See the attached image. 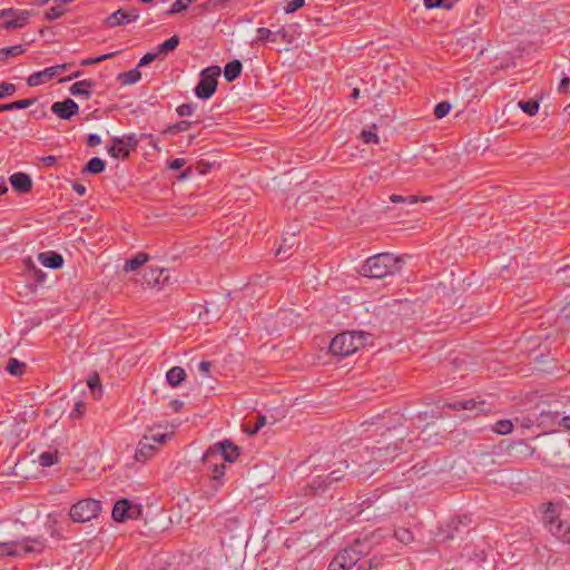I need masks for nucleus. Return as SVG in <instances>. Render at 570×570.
<instances>
[{
	"label": "nucleus",
	"instance_id": "obj_17",
	"mask_svg": "<svg viewBox=\"0 0 570 570\" xmlns=\"http://www.w3.org/2000/svg\"><path fill=\"white\" fill-rule=\"evenodd\" d=\"M156 446L149 443V436L145 435L139 442L138 448L135 452L136 461L144 462L154 455Z\"/></svg>",
	"mask_w": 570,
	"mask_h": 570
},
{
	"label": "nucleus",
	"instance_id": "obj_38",
	"mask_svg": "<svg viewBox=\"0 0 570 570\" xmlns=\"http://www.w3.org/2000/svg\"><path fill=\"white\" fill-rule=\"evenodd\" d=\"M63 13H65V6L59 2L58 4L51 7L46 12V18L48 20H56V19L60 18Z\"/></svg>",
	"mask_w": 570,
	"mask_h": 570
},
{
	"label": "nucleus",
	"instance_id": "obj_19",
	"mask_svg": "<svg viewBox=\"0 0 570 570\" xmlns=\"http://www.w3.org/2000/svg\"><path fill=\"white\" fill-rule=\"evenodd\" d=\"M55 69H52L51 67L49 68H46L41 71H37V72H33L32 75H30L27 79V83L30 86V87H37V86H40L49 80H51L52 78H55Z\"/></svg>",
	"mask_w": 570,
	"mask_h": 570
},
{
	"label": "nucleus",
	"instance_id": "obj_7",
	"mask_svg": "<svg viewBox=\"0 0 570 570\" xmlns=\"http://www.w3.org/2000/svg\"><path fill=\"white\" fill-rule=\"evenodd\" d=\"M30 16L31 13L28 10L2 9L0 11V18L4 19L2 28L7 30L22 28L28 23Z\"/></svg>",
	"mask_w": 570,
	"mask_h": 570
},
{
	"label": "nucleus",
	"instance_id": "obj_1",
	"mask_svg": "<svg viewBox=\"0 0 570 570\" xmlns=\"http://www.w3.org/2000/svg\"><path fill=\"white\" fill-rule=\"evenodd\" d=\"M382 538L381 530L374 531L370 538L356 539L353 544L338 551L328 564V570H347L353 568L357 561L370 551V541L377 543Z\"/></svg>",
	"mask_w": 570,
	"mask_h": 570
},
{
	"label": "nucleus",
	"instance_id": "obj_39",
	"mask_svg": "<svg viewBox=\"0 0 570 570\" xmlns=\"http://www.w3.org/2000/svg\"><path fill=\"white\" fill-rule=\"evenodd\" d=\"M344 478V472L340 469L332 471L328 473L324 480L323 483L325 487L332 485L334 482H337Z\"/></svg>",
	"mask_w": 570,
	"mask_h": 570
},
{
	"label": "nucleus",
	"instance_id": "obj_12",
	"mask_svg": "<svg viewBox=\"0 0 570 570\" xmlns=\"http://www.w3.org/2000/svg\"><path fill=\"white\" fill-rule=\"evenodd\" d=\"M51 111L60 119L67 120L79 112V106L72 99L57 101L51 106Z\"/></svg>",
	"mask_w": 570,
	"mask_h": 570
},
{
	"label": "nucleus",
	"instance_id": "obj_46",
	"mask_svg": "<svg viewBox=\"0 0 570 570\" xmlns=\"http://www.w3.org/2000/svg\"><path fill=\"white\" fill-rule=\"evenodd\" d=\"M115 53H106V55H102V56H98V57H95V58H87V59H83L80 65L83 66V67H87V66H91V65H95V63H98V62H101V61H105L111 57H114Z\"/></svg>",
	"mask_w": 570,
	"mask_h": 570
},
{
	"label": "nucleus",
	"instance_id": "obj_35",
	"mask_svg": "<svg viewBox=\"0 0 570 570\" xmlns=\"http://www.w3.org/2000/svg\"><path fill=\"white\" fill-rule=\"evenodd\" d=\"M455 0H424L426 9L442 8L451 9Z\"/></svg>",
	"mask_w": 570,
	"mask_h": 570
},
{
	"label": "nucleus",
	"instance_id": "obj_25",
	"mask_svg": "<svg viewBox=\"0 0 570 570\" xmlns=\"http://www.w3.org/2000/svg\"><path fill=\"white\" fill-rule=\"evenodd\" d=\"M28 273L29 276L35 279L37 285H41L45 283L47 274L38 268L29 258L28 259Z\"/></svg>",
	"mask_w": 570,
	"mask_h": 570
},
{
	"label": "nucleus",
	"instance_id": "obj_34",
	"mask_svg": "<svg viewBox=\"0 0 570 570\" xmlns=\"http://www.w3.org/2000/svg\"><path fill=\"white\" fill-rule=\"evenodd\" d=\"M519 107L529 116H534L539 110V102L537 100H521Z\"/></svg>",
	"mask_w": 570,
	"mask_h": 570
},
{
	"label": "nucleus",
	"instance_id": "obj_37",
	"mask_svg": "<svg viewBox=\"0 0 570 570\" xmlns=\"http://www.w3.org/2000/svg\"><path fill=\"white\" fill-rule=\"evenodd\" d=\"M193 122L188 121V120H181V121H178L171 126H169L166 130H165V134H177V132H181V131H187L190 127H191Z\"/></svg>",
	"mask_w": 570,
	"mask_h": 570
},
{
	"label": "nucleus",
	"instance_id": "obj_58",
	"mask_svg": "<svg viewBox=\"0 0 570 570\" xmlns=\"http://www.w3.org/2000/svg\"><path fill=\"white\" fill-rule=\"evenodd\" d=\"M429 200H431L430 196H425V197H421V198L417 197V196H406L404 203L413 205V204H416L419 202H429Z\"/></svg>",
	"mask_w": 570,
	"mask_h": 570
},
{
	"label": "nucleus",
	"instance_id": "obj_55",
	"mask_svg": "<svg viewBox=\"0 0 570 570\" xmlns=\"http://www.w3.org/2000/svg\"><path fill=\"white\" fill-rule=\"evenodd\" d=\"M156 57H157V53H150V52L146 53L144 57L140 58L137 67L139 68V67L149 65L151 61H154L156 59Z\"/></svg>",
	"mask_w": 570,
	"mask_h": 570
},
{
	"label": "nucleus",
	"instance_id": "obj_27",
	"mask_svg": "<svg viewBox=\"0 0 570 570\" xmlns=\"http://www.w3.org/2000/svg\"><path fill=\"white\" fill-rule=\"evenodd\" d=\"M394 538L403 544H409L414 540L412 531L407 528H396L394 530Z\"/></svg>",
	"mask_w": 570,
	"mask_h": 570
},
{
	"label": "nucleus",
	"instance_id": "obj_3",
	"mask_svg": "<svg viewBox=\"0 0 570 570\" xmlns=\"http://www.w3.org/2000/svg\"><path fill=\"white\" fill-rule=\"evenodd\" d=\"M372 337L366 332H343L335 335L330 343V351L334 355L348 356L367 344Z\"/></svg>",
	"mask_w": 570,
	"mask_h": 570
},
{
	"label": "nucleus",
	"instance_id": "obj_8",
	"mask_svg": "<svg viewBox=\"0 0 570 570\" xmlns=\"http://www.w3.org/2000/svg\"><path fill=\"white\" fill-rule=\"evenodd\" d=\"M141 513V507L134 504L128 499L117 501L112 509V519L117 522H124L128 519H137Z\"/></svg>",
	"mask_w": 570,
	"mask_h": 570
},
{
	"label": "nucleus",
	"instance_id": "obj_4",
	"mask_svg": "<svg viewBox=\"0 0 570 570\" xmlns=\"http://www.w3.org/2000/svg\"><path fill=\"white\" fill-rule=\"evenodd\" d=\"M46 547V540L38 538H23L21 541L0 543V554L18 557L27 553H41Z\"/></svg>",
	"mask_w": 570,
	"mask_h": 570
},
{
	"label": "nucleus",
	"instance_id": "obj_11",
	"mask_svg": "<svg viewBox=\"0 0 570 570\" xmlns=\"http://www.w3.org/2000/svg\"><path fill=\"white\" fill-rule=\"evenodd\" d=\"M139 18V10L136 8H130L128 10L119 9L111 14H109L105 22L108 27H119L125 26L127 23L134 22Z\"/></svg>",
	"mask_w": 570,
	"mask_h": 570
},
{
	"label": "nucleus",
	"instance_id": "obj_60",
	"mask_svg": "<svg viewBox=\"0 0 570 570\" xmlns=\"http://www.w3.org/2000/svg\"><path fill=\"white\" fill-rule=\"evenodd\" d=\"M186 164V160L183 158H175L169 163V168L171 170H178Z\"/></svg>",
	"mask_w": 570,
	"mask_h": 570
},
{
	"label": "nucleus",
	"instance_id": "obj_54",
	"mask_svg": "<svg viewBox=\"0 0 570 570\" xmlns=\"http://www.w3.org/2000/svg\"><path fill=\"white\" fill-rule=\"evenodd\" d=\"M210 168H212V165L205 160H200L196 165V170L200 175H206L207 173H209Z\"/></svg>",
	"mask_w": 570,
	"mask_h": 570
},
{
	"label": "nucleus",
	"instance_id": "obj_41",
	"mask_svg": "<svg viewBox=\"0 0 570 570\" xmlns=\"http://www.w3.org/2000/svg\"><path fill=\"white\" fill-rule=\"evenodd\" d=\"M57 462V454L51 452H42L39 455V463L42 466H51Z\"/></svg>",
	"mask_w": 570,
	"mask_h": 570
},
{
	"label": "nucleus",
	"instance_id": "obj_49",
	"mask_svg": "<svg viewBox=\"0 0 570 570\" xmlns=\"http://www.w3.org/2000/svg\"><path fill=\"white\" fill-rule=\"evenodd\" d=\"M16 91V86L13 83L2 82L0 83V98H4L13 95Z\"/></svg>",
	"mask_w": 570,
	"mask_h": 570
},
{
	"label": "nucleus",
	"instance_id": "obj_44",
	"mask_svg": "<svg viewBox=\"0 0 570 570\" xmlns=\"http://www.w3.org/2000/svg\"><path fill=\"white\" fill-rule=\"evenodd\" d=\"M196 109V105L194 104H183L177 107L176 112L179 117H188L194 114Z\"/></svg>",
	"mask_w": 570,
	"mask_h": 570
},
{
	"label": "nucleus",
	"instance_id": "obj_45",
	"mask_svg": "<svg viewBox=\"0 0 570 570\" xmlns=\"http://www.w3.org/2000/svg\"><path fill=\"white\" fill-rule=\"evenodd\" d=\"M265 424H266V417L264 415H257L256 422L254 423L253 428L247 426L246 431L250 435L256 434Z\"/></svg>",
	"mask_w": 570,
	"mask_h": 570
},
{
	"label": "nucleus",
	"instance_id": "obj_21",
	"mask_svg": "<svg viewBox=\"0 0 570 570\" xmlns=\"http://www.w3.org/2000/svg\"><path fill=\"white\" fill-rule=\"evenodd\" d=\"M243 66L239 60H233L228 62L224 68V77L225 79L230 82L237 79L240 76Z\"/></svg>",
	"mask_w": 570,
	"mask_h": 570
},
{
	"label": "nucleus",
	"instance_id": "obj_36",
	"mask_svg": "<svg viewBox=\"0 0 570 570\" xmlns=\"http://www.w3.org/2000/svg\"><path fill=\"white\" fill-rule=\"evenodd\" d=\"M471 523V519L468 515L452 518L449 522V527L452 531H460V527L466 528Z\"/></svg>",
	"mask_w": 570,
	"mask_h": 570
},
{
	"label": "nucleus",
	"instance_id": "obj_31",
	"mask_svg": "<svg viewBox=\"0 0 570 570\" xmlns=\"http://www.w3.org/2000/svg\"><path fill=\"white\" fill-rule=\"evenodd\" d=\"M26 367V364L20 362L19 360L17 358H9L8 361V364L6 366V370L14 375V376H19L23 373V368Z\"/></svg>",
	"mask_w": 570,
	"mask_h": 570
},
{
	"label": "nucleus",
	"instance_id": "obj_51",
	"mask_svg": "<svg viewBox=\"0 0 570 570\" xmlns=\"http://www.w3.org/2000/svg\"><path fill=\"white\" fill-rule=\"evenodd\" d=\"M463 403H466V407L464 410L473 411L476 410V414L479 412H484V402L476 403L474 400H464Z\"/></svg>",
	"mask_w": 570,
	"mask_h": 570
},
{
	"label": "nucleus",
	"instance_id": "obj_2",
	"mask_svg": "<svg viewBox=\"0 0 570 570\" xmlns=\"http://www.w3.org/2000/svg\"><path fill=\"white\" fill-rule=\"evenodd\" d=\"M401 269V258L391 253H380L368 257L360 268V274L370 278H383Z\"/></svg>",
	"mask_w": 570,
	"mask_h": 570
},
{
	"label": "nucleus",
	"instance_id": "obj_30",
	"mask_svg": "<svg viewBox=\"0 0 570 570\" xmlns=\"http://www.w3.org/2000/svg\"><path fill=\"white\" fill-rule=\"evenodd\" d=\"M26 51L24 47L22 45H16L11 47H7L3 49H0V60H4L9 57L22 55Z\"/></svg>",
	"mask_w": 570,
	"mask_h": 570
},
{
	"label": "nucleus",
	"instance_id": "obj_64",
	"mask_svg": "<svg viewBox=\"0 0 570 570\" xmlns=\"http://www.w3.org/2000/svg\"><path fill=\"white\" fill-rule=\"evenodd\" d=\"M122 138H125V140L127 142V147L129 149L136 148V146L138 145V140L136 139L135 135L124 136Z\"/></svg>",
	"mask_w": 570,
	"mask_h": 570
},
{
	"label": "nucleus",
	"instance_id": "obj_22",
	"mask_svg": "<svg viewBox=\"0 0 570 570\" xmlns=\"http://www.w3.org/2000/svg\"><path fill=\"white\" fill-rule=\"evenodd\" d=\"M141 78V73L137 68H134L129 71L121 72L117 76L118 82H120L122 86H129L138 82Z\"/></svg>",
	"mask_w": 570,
	"mask_h": 570
},
{
	"label": "nucleus",
	"instance_id": "obj_62",
	"mask_svg": "<svg viewBox=\"0 0 570 570\" xmlns=\"http://www.w3.org/2000/svg\"><path fill=\"white\" fill-rule=\"evenodd\" d=\"M570 85V77H563L559 83L558 91L560 94L567 92Z\"/></svg>",
	"mask_w": 570,
	"mask_h": 570
},
{
	"label": "nucleus",
	"instance_id": "obj_18",
	"mask_svg": "<svg viewBox=\"0 0 570 570\" xmlns=\"http://www.w3.org/2000/svg\"><path fill=\"white\" fill-rule=\"evenodd\" d=\"M108 153L114 158L125 159L129 156V148L127 147V142L125 138L114 137L112 145L108 148Z\"/></svg>",
	"mask_w": 570,
	"mask_h": 570
},
{
	"label": "nucleus",
	"instance_id": "obj_15",
	"mask_svg": "<svg viewBox=\"0 0 570 570\" xmlns=\"http://www.w3.org/2000/svg\"><path fill=\"white\" fill-rule=\"evenodd\" d=\"M96 87V81L91 79H85L75 82L69 91L71 95L76 97H82L83 99H89L91 97V89Z\"/></svg>",
	"mask_w": 570,
	"mask_h": 570
},
{
	"label": "nucleus",
	"instance_id": "obj_48",
	"mask_svg": "<svg viewBox=\"0 0 570 570\" xmlns=\"http://www.w3.org/2000/svg\"><path fill=\"white\" fill-rule=\"evenodd\" d=\"M305 0H292L284 8L286 13H293L304 7Z\"/></svg>",
	"mask_w": 570,
	"mask_h": 570
},
{
	"label": "nucleus",
	"instance_id": "obj_40",
	"mask_svg": "<svg viewBox=\"0 0 570 570\" xmlns=\"http://www.w3.org/2000/svg\"><path fill=\"white\" fill-rule=\"evenodd\" d=\"M451 110V104L448 101L439 102L434 108V116L438 119L445 117Z\"/></svg>",
	"mask_w": 570,
	"mask_h": 570
},
{
	"label": "nucleus",
	"instance_id": "obj_29",
	"mask_svg": "<svg viewBox=\"0 0 570 570\" xmlns=\"http://www.w3.org/2000/svg\"><path fill=\"white\" fill-rule=\"evenodd\" d=\"M265 41H276L275 33L268 28L261 27L257 29V36L255 40L252 42V45Z\"/></svg>",
	"mask_w": 570,
	"mask_h": 570
},
{
	"label": "nucleus",
	"instance_id": "obj_16",
	"mask_svg": "<svg viewBox=\"0 0 570 570\" xmlns=\"http://www.w3.org/2000/svg\"><path fill=\"white\" fill-rule=\"evenodd\" d=\"M144 279L149 286L164 284L168 279V271L158 267H149V271L144 274Z\"/></svg>",
	"mask_w": 570,
	"mask_h": 570
},
{
	"label": "nucleus",
	"instance_id": "obj_53",
	"mask_svg": "<svg viewBox=\"0 0 570 570\" xmlns=\"http://www.w3.org/2000/svg\"><path fill=\"white\" fill-rule=\"evenodd\" d=\"M559 417L558 412H542L540 414V424H546L548 420L556 421Z\"/></svg>",
	"mask_w": 570,
	"mask_h": 570
},
{
	"label": "nucleus",
	"instance_id": "obj_52",
	"mask_svg": "<svg viewBox=\"0 0 570 570\" xmlns=\"http://www.w3.org/2000/svg\"><path fill=\"white\" fill-rule=\"evenodd\" d=\"M362 140L365 142V144H377L379 142V137L377 135L372 131V130H363L362 131Z\"/></svg>",
	"mask_w": 570,
	"mask_h": 570
},
{
	"label": "nucleus",
	"instance_id": "obj_63",
	"mask_svg": "<svg viewBox=\"0 0 570 570\" xmlns=\"http://www.w3.org/2000/svg\"><path fill=\"white\" fill-rule=\"evenodd\" d=\"M446 406L455 411H461L466 407V403H463V401H455L452 403H448Z\"/></svg>",
	"mask_w": 570,
	"mask_h": 570
},
{
	"label": "nucleus",
	"instance_id": "obj_5",
	"mask_svg": "<svg viewBox=\"0 0 570 570\" xmlns=\"http://www.w3.org/2000/svg\"><path fill=\"white\" fill-rule=\"evenodd\" d=\"M222 70L218 66H210L200 72L199 81L195 88V95L200 99L210 98L217 89V78Z\"/></svg>",
	"mask_w": 570,
	"mask_h": 570
},
{
	"label": "nucleus",
	"instance_id": "obj_13",
	"mask_svg": "<svg viewBox=\"0 0 570 570\" xmlns=\"http://www.w3.org/2000/svg\"><path fill=\"white\" fill-rule=\"evenodd\" d=\"M12 188L20 194L29 193L32 188L31 177L26 173H14L9 177Z\"/></svg>",
	"mask_w": 570,
	"mask_h": 570
},
{
	"label": "nucleus",
	"instance_id": "obj_61",
	"mask_svg": "<svg viewBox=\"0 0 570 570\" xmlns=\"http://www.w3.org/2000/svg\"><path fill=\"white\" fill-rule=\"evenodd\" d=\"M88 385L91 389L94 394H96V389L97 387H99V392L101 393V385L99 384L98 375H95L94 377L89 379Z\"/></svg>",
	"mask_w": 570,
	"mask_h": 570
},
{
	"label": "nucleus",
	"instance_id": "obj_6",
	"mask_svg": "<svg viewBox=\"0 0 570 570\" xmlns=\"http://www.w3.org/2000/svg\"><path fill=\"white\" fill-rule=\"evenodd\" d=\"M101 510L100 501L83 499L75 503L70 509V518L75 522L83 523L96 518Z\"/></svg>",
	"mask_w": 570,
	"mask_h": 570
},
{
	"label": "nucleus",
	"instance_id": "obj_50",
	"mask_svg": "<svg viewBox=\"0 0 570 570\" xmlns=\"http://www.w3.org/2000/svg\"><path fill=\"white\" fill-rule=\"evenodd\" d=\"M86 411V404L82 401H78L75 403V406L70 413V417L78 419Z\"/></svg>",
	"mask_w": 570,
	"mask_h": 570
},
{
	"label": "nucleus",
	"instance_id": "obj_32",
	"mask_svg": "<svg viewBox=\"0 0 570 570\" xmlns=\"http://www.w3.org/2000/svg\"><path fill=\"white\" fill-rule=\"evenodd\" d=\"M193 3V0H176L169 10L166 11L167 16H174L179 12L185 11L190 4Z\"/></svg>",
	"mask_w": 570,
	"mask_h": 570
},
{
	"label": "nucleus",
	"instance_id": "obj_59",
	"mask_svg": "<svg viewBox=\"0 0 570 570\" xmlns=\"http://www.w3.org/2000/svg\"><path fill=\"white\" fill-rule=\"evenodd\" d=\"M168 435L165 433H155L149 436V440L154 441L155 443L163 444L167 441Z\"/></svg>",
	"mask_w": 570,
	"mask_h": 570
},
{
	"label": "nucleus",
	"instance_id": "obj_24",
	"mask_svg": "<svg viewBox=\"0 0 570 570\" xmlns=\"http://www.w3.org/2000/svg\"><path fill=\"white\" fill-rule=\"evenodd\" d=\"M149 259V256L145 253H138L132 258L128 259L125 263L124 269L126 272H131L138 269L140 266H142Z\"/></svg>",
	"mask_w": 570,
	"mask_h": 570
},
{
	"label": "nucleus",
	"instance_id": "obj_10",
	"mask_svg": "<svg viewBox=\"0 0 570 570\" xmlns=\"http://www.w3.org/2000/svg\"><path fill=\"white\" fill-rule=\"evenodd\" d=\"M222 455L224 461L235 462L239 455L238 446L234 445L230 441H223L215 444L213 448H209L204 454V460L208 461L210 456Z\"/></svg>",
	"mask_w": 570,
	"mask_h": 570
},
{
	"label": "nucleus",
	"instance_id": "obj_43",
	"mask_svg": "<svg viewBox=\"0 0 570 570\" xmlns=\"http://www.w3.org/2000/svg\"><path fill=\"white\" fill-rule=\"evenodd\" d=\"M225 464L224 463H220V464H217L215 463L213 465V469H212V478L215 482H217L218 484H220V479L224 476L225 474Z\"/></svg>",
	"mask_w": 570,
	"mask_h": 570
},
{
	"label": "nucleus",
	"instance_id": "obj_20",
	"mask_svg": "<svg viewBox=\"0 0 570 570\" xmlns=\"http://www.w3.org/2000/svg\"><path fill=\"white\" fill-rule=\"evenodd\" d=\"M185 379V370L180 366H174L166 373L168 384L174 387L178 386Z\"/></svg>",
	"mask_w": 570,
	"mask_h": 570
},
{
	"label": "nucleus",
	"instance_id": "obj_57",
	"mask_svg": "<svg viewBox=\"0 0 570 570\" xmlns=\"http://www.w3.org/2000/svg\"><path fill=\"white\" fill-rule=\"evenodd\" d=\"M210 368H212V363L209 361H202L199 364H198V371L204 374L205 376H209V373H210Z\"/></svg>",
	"mask_w": 570,
	"mask_h": 570
},
{
	"label": "nucleus",
	"instance_id": "obj_47",
	"mask_svg": "<svg viewBox=\"0 0 570 570\" xmlns=\"http://www.w3.org/2000/svg\"><path fill=\"white\" fill-rule=\"evenodd\" d=\"M35 101H36V99H21V100H17V101L9 104V107H10V110L24 109V108H28L31 105H33Z\"/></svg>",
	"mask_w": 570,
	"mask_h": 570
},
{
	"label": "nucleus",
	"instance_id": "obj_9",
	"mask_svg": "<svg viewBox=\"0 0 570 570\" xmlns=\"http://www.w3.org/2000/svg\"><path fill=\"white\" fill-rule=\"evenodd\" d=\"M542 520L544 527L552 534V530H554L559 525H563L564 522L560 520V514L562 511V504L560 502H548L542 504Z\"/></svg>",
	"mask_w": 570,
	"mask_h": 570
},
{
	"label": "nucleus",
	"instance_id": "obj_26",
	"mask_svg": "<svg viewBox=\"0 0 570 570\" xmlns=\"http://www.w3.org/2000/svg\"><path fill=\"white\" fill-rule=\"evenodd\" d=\"M179 41L180 39L177 35L173 36L158 46V53L167 55L168 52L174 51L178 47Z\"/></svg>",
	"mask_w": 570,
	"mask_h": 570
},
{
	"label": "nucleus",
	"instance_id": "obj_28",
	"mask_svg": "<svg viewBox=\"0 0 570 570\" xmlns=\"http://www.w3.org/2000/svg\"><path fill=\"white\" fill-rule=\"evenodd\" d=\"M552 535L561 542L570 544V527L567 523L552 530Z\"/></svg>",
	"mask_w": 570,
	"mask_h": 570
},
{
	"label": "nucleus",
	"instance_id": "obj_14",
	"mask_svg": "<svg viewBox=\"0 0 570 570\" xmlns=\"http://www.w3.org/2000/svg\"><path fill=\"white\" fill-rule=\"evenodd\" d=\"M38 261L48 268L58 269L63 265V258L53 250L41 252L38 254Z\"/></svg>",
	"mask_w": 570,
	"mask_h": 570
},
{
	"label": "nucleus",
	"instance_id": "obj_33",
	"mask_svg": "<svg viewBox=\"0 0 570 570\" xmlns=\"http://www.w3.org/2000/svg\"><path fill=\"white\" fill-rule=\"evenodd\" d=\"M512 429L513 424L510 420H500L493 426V431L500 435L509 434Z\"/></svg>",
	"mask_w": 570,
	"mask_h": 570
},
{
	"label": "nucleus",
	"instance_id": "obj_23",
	"mask_svg": "<svg viewBox=\"0 0 570 570\" xmlns=\"http://www.w3.org/2000/svg\"><path fill=\"white\" fill-rule=\"evenodd\" d=\"M106 168V161L99 157H92L82 168V174H100Z\"/></svg>",
	"mask_w": 570,
	"mask_h": 570
},
{
	"label": "nucleus",
	"instance_id": "obj_56",
	"mask_svg": "<svg viewBox=\"0 0 570 570\" xmlns=\"http://www.w3.org/2000/svg\"><path fill=\"white\" fill-rule=\"evenodd\" d=\"M100 142H101V138H100L99 135H97V134L88 135V137H87V145L89 147H92V148L97 147L98 145H100Z\"/></svg>",
	"mask_w": 570,
	"mask_h": 570
},
{
	"label": "nucleus",
	"instance_id": "obj_42",
	"mask_svg": "<svg viewBox=\"0 0 570 570\" xmlns=\"http://www.w3.org/2000/svg\"><path fill=\"white\" fill-rule=\"evenodd\" d=\"M383 560H384V556H374L366 562L367 566H365V563L360 564V569L368 570V569H373V568H379L380 566H382Z\"/></svg>",
	"mask_w": 570,
	"mask_h": 570
}]
</instances>
